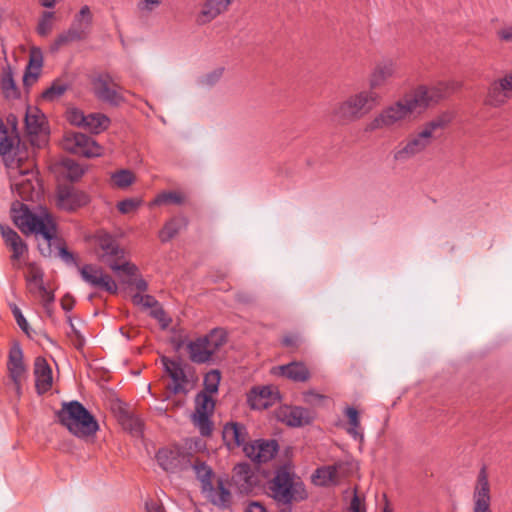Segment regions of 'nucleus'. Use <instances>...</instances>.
<instances>
[{"instance_id":"nucleus-48","label":"nucleus","mask_w":512,"mask_h":512,"mask_svg":"<svg viewBox=\"0 0 512 512\" xmlns=\"http://www.w3.org/2000/svg\"><path fill=\"white\" fill-rule=\"evenodd\" d=\"M149 315L159 322L162 329H166L172 321L171 318L166 315L160 303L151 309Z\"/></svg>"},{"instance_id":"nucleus-38","label":"nucleus","mask_w":512,"mask_h":512,"mask_svg":"<svg viewBox=\"0 0 512 512\" xmlns=\"http://www.w3.org/2000/svg\"><path fill=\"white\" fill-rule=\"evenodd\" d=\"M69 88V84L61 79H56L52 82L51 86L45 89L41 97L45 101L52 102L60 98Z\"/></svg>"},{"instance_id":"nucleus-26","label":"nucleus","mask_w":512,"mask_h":512,"mask_svg":"<svg viewBox=\"0 0 512 512\" xmlns=\"http://www.w3.org/2000/svg\"><path fill=\"white\" fill-rule=\"evenodd\" d=\"M397 70L396 62L392 59H384L378 62L369 77V89L375 91V89L382 87L386 82L394 76Z\"/></svg>"},{"instance_id":"nucleus-51","label":"nucleus","mask_w":512,"mask_h":512,"mask_svg":"<svg viewBox=\"0 0 512 512\" xmlns=\"http://www.w3.org/2000/svg\"><path fill=\"white\" fill-rule=\"evenodd\" d=\"M6 246H8L12 250V260L20 259V257H22L24 253L27 252V245L21 239V237H19V239H16L15 241L9 242L8 244H6Z\"/></svg>"},{"instance_id":"nucleus-63","label":"nucleus","mask_w":512,"mask_h":512,"mask_svg":"<svg viewBox=\"0 0 512 512\" xmlns=\"http://www.w3.org/2000/svg\"><path fill=\"white\" fill-rule=\"evenodd\" d=\"M74 304H75V300L74 298L70 295V294H66L62 299H61V307L63 310L65 311H70L73 309L74 307Z\"/></svg>"},{"instance_id":"nucleus-59","label":"nucleus","mask_w":512,"mask_h":512,"mask_svg":"<svg viewBox=\"0 0 512 512\" xmlns=\"http://www.w3.org/2000/svg\"><path fill=\"white\" fill-rule=\"evenodd\" d=\"M40 291L42 293L41 297H42L43 307L48 308V306H51V304L54 301V294L52 292L48 291L44 287L43 284H41V286H40Z\"/></svg>"},{"instance_id":"nucleus-21","label":"nucleus","mask_w":512,"mask_h":512,"mask_svg":"<svg viewBox=\"0 0 512 512\" xmlns=\"http://www.w3.org/2000/svg\"><path fill=\"white\" fill-rule=\"evenodd\" d=\"M89 202L86 193L73 187H60L57 192V206L65 211H74Z\"/></svg>"},{"instance_id":"nucleus-17","label":"nucleus","mask_w":512,"mask_h":512,"mask_svg":"<svg viewBox=\"0 0 512 512\" xmlns=\"http://www.w3.org/2000/svg\"><path fill=\"white\" fill-rule=\"evenodd\" d=\"M279 449L276 440H254L244 445L243 452L251 461L261 464L270 461Z\"/></svg>"},{"instance_id":"nucleus-33","label":"nucleus","mask_w":512,"mask_h":512,"mask_svg":"<svg viewBox=\"0 0 512 512\" xmlns=\"http://www.w3.org/2000/svg\"><path fill=\"white\" fill-rule=\"evenodd\" d=\"M16 133V126H13L11 132L8 131L7 126L0 117V155L5 156L11 153L16 142H18V136Z\"/></svg>"},{"instance_id":"nucleus-7","label":"nucleus","mask_w":512,"mask_h":512,"mask_svg":"<svg viewBox=\"0 0 512 512\" xmlns=\"http://www.w3.org/2000/svg\"><path fill=\"white\" fill-rule=\"evenodd\" d=\"M95 241L98 250L99 259L116 272H123L128 276H133L137 272V267L127 261L120 263L124 258V249H122L114 236L100 231L95 235Z\"/></svg>"},{"instance_id":"nucleus-24","label":"nucleus","mask_w":512,"mask_h":512,"mask_svg":"<svg viewBox=\"0 0 512 512\" xmlns=\"http://www.w3.org/2000/svg\"><path fill=\"white\" fill-rule=\"evenodd\" d=\"M272 374L298 383L307 382L311 378V372L308 367L299 361H292L285 365L273 367Z\"/></svg>"},{"instance_id":"nucleus-42","label":"nucleus","mask_w":512,"mask_h":512,"mask_svg":"<svg viewBox=\"0 0 512 512\" xmlns=\"http://www.w3.org/2000/svg\"><path fill=\"white\" fill-rule=\"evenodd\" d=\"M111 181L117 188H127L135 181L134 174L128 169H121L111 175Z\"/></svg>"},{"instance_id":"nucleus-34","label":"nucleus","mask_w":512,"mask_h":512,"mask_svg":"<svg viewBox=\"0 0 512 512\" xmlns=\"http://www.w3.org/2000/svg\"><path fill=\"white\" fill-rule=\"evenodd\" d=\"M348 418L349 426L346 428L347 433L355 440H363V432L360 424L359 412L356 408L348 406L344 411Z\"/></svg>"},{"instance_id":"nucleus-41","label":"nucleus","mask_w":512,"mask_h":512,"mask_svg":"<svg viewBox=\"0 0 512 512\" xmlns=\"http://www.w3.org/2000/svg\"><path fill=\"white\" fill-rule=\"evenodd\" d=\"M344 501L347 503V512H365L364 499L356 489H348L344 492Z\"/></svg>"},{"instance_id":"nucleus-54","label":"nucleus","mask_w":512,"mask_h":512,"mask_svg":"<svg viewBox=\"0 0 512 512\" xmlns=\"http://www.w3.org/2000/svg\"><path fill=\"white\" fill-rule=\"evenodd\" d=\"M223 68H217L214 71L206 74L202 79L201 83L207 86H212L217 83L223 75Z\"/></svg>"},{"instance_id":"nucleus-39","label":"nucleus","mask_w":512,"mask_h":512,"mask_svg":"<svg viewBox=\"0 0 512 512\" xmlns=\"http://www.w3.org/2000/svg\"><path fill=\"white\" fill-rule=\"evenodd\" d=\"M25 124L29 134L37 135L42 130V126L44 124V117L43 115L39 114V111L37 109H29L25 116Z\"/></svg>"},{"instance_id":"nucleus-5","label":"nucleus","mask_w":512,"mask_h":512,"mask_svg":"<svg viewBox=\"0 0 512 512\" xmlns=\"http://www.w3.org/2000/svg\"><path fill=\"white\" fill-rule=\"evenodd\" d=\"M380 100L381 97L376 91H359L337 103L332 109L331 119L341 125L356 122L369 114Z\"/></svg>"},{"instance_id":"nucleus-22","label":"nucleus","mask_w":512,"mask_h":512,"mask_svg":"<svg viewBox=\"0 0 512 512\" xmlns=\"http://www.w3.org/2000/svg\"><path fill=\"white\" fill-rule=\"evenodd\" d=\"M233 482L241 494H250L259 485L257 474L247 463H240L235 466Z\"/></svg>"},{"instance_id":"nucleus-47","label":"nucleus","mask_w":512,"mask_h":512,"mask_svg":"<svg viewBox=\"0 0 512 512\" xmlns=\"http://www.w3.org/2000/svg\"><path fill=\"white\" fill-rule=\"evenodd\" d=\"M141 203L142 201L140 199L126 198L118 202L117 209L121 214H128L136 211L140 207Z\"/></svg>"},{"instance_id":"nucleus-55","label":"nucleus","mask_w":512,"mask_h":512,"mask_svg":"<svg viewBox=\"0 0 512 512\" xmlns=\"http://www.w3.org/2000/svg\"><path fill=\"white\" fill-rule=\"evenodd\" d=\"M68 120L71 124L84 126L86 115H84L83 112L78 109H72L68 113Z\"/></svg>"},{"instance_id":"nucleus-35","label":"nucleus","mask_w":512,"mask_h":512,"mask_svg":"<svg viewBox=\"0 0 512 512\" xmlns=\"http://www.w3.org/2000/svg\"><path fill=\"white\" fill-rule=\"evenodd\" d=\"M110 119L102 113H91L86 115L84 127L91 133L99 134L109 127Z\"/></svg>"},{"instance_id":"nucleus-36","label":"nucleus","mask_w":512,"mask_h":512,"mask_svg":"<svg viewBox=\"0 0 512 512\" xmlns=\"http://www.w3.org/2000/svg\"><path fill=\"white\" fill-rule=\"evenodd\" d=\"M185 218H172L167 221L159 232V238L162 242H168L174 238L183 226H186Z\"/></svg>"},{"instance_id":"nucleus-29","label":"nucleus","mask_w":512,"mask_h":512,"mask_svg":"<svg viewBox=\"0 0 512 512\" xmlns=\"http://www.w3.org/2000/svg\"><path fill=\"white\" fill-rule=\"evenodd\" d=\"M231 0H206L196 18L199 25H204L214 20L221 13L225 12Z\"/></svg>"},{"instance_id":"nucleus-57","label":"nucleus","mask_w":512,"mask_h":512,"mask_svg":"<svg viewBox=\"0 0 512 512\" xmlns=\"http://www.w3.org/2000/svg\"><path fill=\"white\" fill-rule=\"evenodd\" d=\"M40 71L41 70H37L36 72L35 69H32L30 65H28L23 78L24 85L28 86L34 83L38 79Z\"/></svg>"},{"instance_id":"nucleus-25","label":"nucleus","mask_w":512,"mask_h":512,"mask_svg":"<svg viewBox=\"0 0 512 512\" xmlns=\"http://www.w3.org/2000/svg\"><path fill=\"white\" fill-rule=\"evenodd\" d=\"M278 399V392L270 386L254 387L247 396L251 409L263 410L271 407Z\"/></svg>"},{"instance_id":"nucleus-58","label":"nucleus","mask_w":512,"mask_h":512,"mask_svg":"<svg viewBox=\"0 0 512 512\" xmlns=\"http://www.w3.org/2000/svg\"><path fill=\"white\" fill-rule=\"evenodd\" d=\"M161 3H162V0H142L138 3V8L141 11L151 12L155 8L160 6Z\"/></svg>"},{"instance_id":"nucleus-64","label":"nucleus","mask_w":512,"mask_h":512,"mask_svg":"<svg viewBox=\"0 0 512 512\" xmlns=\"http://www.w3.org/2000/svg\"><path fill=\"white\" fill-rule=\"evenodd\" d=\"M42 277V272L40 270L35 269L31 272L30 276L28 277V281L34 282L38 284V286L40 287L41 284H43Z\"/></svg>"},{"instance_id":"nucleus-49","label":"nucleus","mask_w":512,"mask_h":512,"mask_svg":"<svg viewBox=\"0 0 512 512\" xmlns=\"http://www.w3.org/2000/svg\"><path fill=\"white\" fill-rule=\"evenodd\" d=\"M149 315L159 322L162 329H166L172 321L171 318L166 315L160 303L151 309Z\"/></svg>"},{"instance_id":"nucleus-60","label":"nucleus","mask_w":512,"mask_h":512,"mask_svg":"<svg viewBox=\"0 0 512 512\" xmlns=\"http://www.w3.org/2000/svg\"><path fill=\"white\" fill-rule=\"evenodd\" d=\"M281 343L287 348H297L299 346V337L293 334L286 335Z\"/></svg>"},{"instance_id":"nucleus-14","label":"nucleus","mask_w":512,"mask_h":512,"mask_svg":"<svg viewBox=\"0 0 512 512\" xmlns=\"http://www.w3.org/2000/svg\"><path fill=\"white\" fill-rule=\"evenodd\" d=\"M156 460L160 467L169 473H178L191 466V454L180 447L162 448L156 453Z\"/></svg>"},{"instance_id":"nucleus-1","label":"nucleus","mask_w":512,"mask_h":512,"mask_svg":"<svg viewBox=\"0 0 512 512\" xmlns=\"http://www.w3.org/2000/svg\"><path fill=\"white\" fill-rule=\"evenodd\" d=\"M459 87L460 83L456 81L439 82L431 87L419 86L394 104L384 108L366 124L364 130L372 133L391 128L407 119L412 113L437 104Z\"/></svg>"},{"instance_id":"nucleus-16","label":"nucleus","mask_w":512,"mask_h":512,"mask_svg":"<svg viewBox=\"0 0 512 512\" xmlns=\"http://www.w3.org/2000/svg\"><path fill=\"white\" fill-rule=\"evenodd\" d=\"M79 273L84 282L90 286L106 291L110 294L118 292V286L113 278L103 272L100 267L92 264H85L79 268Z\"/></svg>"},{"instance_id":"nucleus-2","label":"nucleus","mask_w":512,"mask_h":512,"mask_svg":"<svg viewBox=\"0 0 512 512\" xmlns=\"http://www.w3.org/2000/svg\"><path fill=\"white\" fill-rule=\"evenodd\" d=\"M13 221L22 233L41 235L44 242L39 243L40 253L45 257L60 258L67 265H77L74 253L69 251L62 239L56 237V226L48 214L44 216L32 213L29 208L21 204L19 210L13 209Z\"/></svg>"},{"instance_id":"nucleus-12","label":"nucleus","mask_w":512,"mask_h":512,"mask_svg":"<svg viewBox=\"0 0 512 512\" xmlns=\"http://www.w3.org/2000/svg\"><path fill=\"white\" fill-rule=\"evenodd\" d=\"M92 89L95 97L110 106L118 107L125 102L120 93V87L113 81L109 74H100L93 78Z\"/></svg>"},{"instance_id":"nucleus-27","label":"nucleus","mask_w":512,"mask_h":512,"mask_svg":"<svg viewBox=\"0 0 512 512\" xmlns=\"http://www.w3.org/2000/svg\"><path fill=\"white\" fill-rule=\"evenodd\" d=\"M342 470V463H336L334 465L319 467L312 474V482L316 486H334L340 482V479L342 477Z\"/></svg>"},{"instance_id":"nucleus-62","label":"nucleus","mask_w":512,"mask_h":512,"mask_svg":"<svg viewBox=\"0 0 512 512\" xmlns=\"http://www.w3.org/2000/svg\"><path fill=\"white\" fill-rule=\"evenodd\" d=\"M129 285H134L135 288L140 292H145L148 289V283L145 279L142 277L134 279L133 281H127L126 282Z\"/></svg>"},{"instance_id":"nucleus-20","label":"nucleus","mask_w":512,"mask_h":512,"mask_svg":"<svg viewBox=\"0 0 512 512\" xmlns=\"http://www.w3.org/2000/svg\"><path fill=\"white\" fill-rule=\"evenodd\" d=\"M280 421L290 427H302L310 424L313 419V413L299 406H283L277 412Z\"/></svg>"},{"instance_id":"nucleus-4","label":"nucleus","mask_w":512,"mask_h":512,"mask_svg":"<svg viewBox=\"0 0 512 512\" xmlns=\"http://www.w3.org/2000/svg\"><path fill=\"white\" fill-rule=\"evenodd\" d=\"M56 417L62 426L79 439L94 438L99 430L95 416L77 400L63 402Z\"/></svg>"},{"instance_id":"nucleus-15","label":"nucleus","mask_w":512,"mask_h":512,"mask_svg":"<svg viewBox=\"0 0 512 512\" xmlns=\"http://www.w3.org/2000/svg\"><path fill=\"white\" fill-rule=\"evenodd\" d=\"M161 363L165 373L172 380V385L169 386L171 393L174 395L180 393L187 394L189 392V389L186 388L189 383L186 371L188 365L184 364L180 358L172 359L167 356L161 357Z\"/></svg>"},{"instance_id":"nucleus-61","label":"nucleus","mask_w":512,"mask_h":512,"mask_svg":"<svg viewBox=\"0 0 512 512\" xmlns=\"http://www.w3.org/2000/svg\"><path fill=\"white\" fill-rule=\"evenodd\" d=\"M304 401L310 404H314L317 401L324 399L325 397L313 390L307 391L303 394Z\"/></svg>"},{"instance_id":"nucleus-18","label":"nucleus","mask_w":512,"mask_h":512,"mask_svg":"<svg viewBox=\"0 0 512 512\" xmlns=\"http://www.w3.org/2000/svg\"><path fill=\"white\" fill-rule=\"evenodd\" d=\"M7 369L17 393H20L21 381L26 374V366L24 364L22 348L17 342L14 343L9 350Z\"/></svg>"},{"instance_id":"nucleus-37","label":"nucleus","mask_w":512,"mask_h":512,"mask_svg":"<svg viewBox=\"0 0 512 512\" xmlns=\"http://www.w3.org/2000/svg\"><path fill=\"white\" fill-rule=\"evenodd\" d=\"M59 165L62 168V173L71 181H77L84 174L83 167L74 159L63 158Z\"/></svg>"},{"instance_id":"nucleus-45","label":"nucleus","mask_w":512,"mask_h":512,"mask_svg":"<svg viewBox=\"0 0 512 512\" xmlns=\"http://www.w3.org/2000/svg\"><path fill=\"white\" fill-rule=\"evenodd\" d=\"M132 302L143 309H153L159 303L154 296L149 294L142 295L141 293L132 295Z\"/></svg>"},{"instance_id":"nucleus-8","label":"nucleus","mask_w":512,"mask_h":512,"mask_svg":"<svg viewBox=\"0 0 512 512\" xmlns=\"http://www.w3.org/2000/svg\"><path fill=\"white\" fill-rule=\"evenodd\" d=\"M195 471L197 478L200 480L202 490L207 494V498L217 507L226 509L231 503L232 495L230 491L225 487V483L222 479L217 481V486L214 487L212 484V469L201 461H196L191 466Z\"/></svg>"},{"instance_id":"nucleus-53","label":"nucleus","mask_w":512,"mask_h":512,"mask_svg":"<svg viewBox=\"0 0 512 512\" xmlns=\"http://www.w3.org/2000/svg\"><path fill=\"white\" fill-rule=\"evenodd\" d=\"M32 69L41 70L43 65V54L40 48L32 47L30 50L29 64Z\"/></svg>"},{"instance_id":"nucleus-40","label":"nucleus","mask_w":512,"mask_h":512,"mask_svg":"<svg viewBox=\"0 0 512 512\" xmlns=\"http://www.w3.org/2000/svg\"><path fill=\"white\" fill-rule=\"evenodd\" d=\"M185 195L179 191H165L158 194L155 199L151 202V206L162 205V204H176L181 205L185 202Z\"/></svg>"},{"instance_id":"nucleus-11","label":"nucleus","mask_w":512,"mask_h":512,"mask_svg":"<svg viewBox=\"0 0 512 512\" xmlns=\"http://www.w3.org/2000/svg\"><path fill=\"white\" fill-rule=\"evenodd\" d=\"M215 402L210 394L199 392L195 396V412L193 414V422L199 429L202 436L208 437L212 434L213 423L210 416L213 414Z\"/></svg>"},{"instance_id":"nucleus-44","label":"nucleus","mask_w":512,"mask_h":512,"mask_svg":"<svg viewBox=\"0 0 512 512\" xmlns=\"http://www.w3.org/2000/svg\"><path fill=\"white\" fill-rule=\"evenodd\" d=\"M73 24H76L78 27H83L89 32L90 26L92 24V13L90 11L89 6L84 5L79 13L75 16Z\"/></svg>"},{"instance_id":"nucleus-10","label":"nucleus","mask_w":512,"mask_h":512,"mask_svg":"<svg viewBox=\"0 0 512 512\" xmlns=\"http://www.w3.org/2000/svg\"><path fill=\"white\" fill-rule=\"evenodd\" d=\"M10 179L12 192L23 201H33L34 196L38 195L36 190L38 183L33 170L22 169L20 166L14 167L10 171Z\"/></svg>"},{"instance_id":"nucleus-19","label":"nucleus","mask_w":512,"mask_h":512,"mask_svg":"<svg viewBox=\"0 0 512 512\" xmlns=\"http://www.w3.org/2000/svg\"><path fill=\"white\" fill-rule=\"evenodd\" d=\"M512 96V70L507 73L503 78L491 83L486 103L493 107H499L506 103Z\"/></svg>"},{"instance_id":"nucleus-3","label":"nucleus","mask_w":512,"mask_h":512,"mask_svg":"<svg viewBox=\"0 0 512 512\" xmlns=\"http://www.w3.org/2000/svg\"><path fill=\"white\" fill-rule=\"evenodd\" d=\"M453 118V113L446 111L426 122L418 133L410 136L405 142L397 146L393 153L394 160L406 162L423 152L436 138V133L444 130Z\"/></svg>"},{"instance_id":"nucleus-52","label":"nucleus","mask_w":512,"mask_h":512,"mask_svg":"<svg viewBox=\"0 0 512 512\" xmlns=\"http://www.w3.org/2000/svg\"><path fill=\"white\" fill-rule=\"evenodd\" d=\"M1 88L6 97H11L16 94L17 89L11 72L6 73L2 77Z\"/></svg>"},{"instance_id":"nucleus-30","label":"nucleus","mask_w":512,"mask_h":512,"mask_svg":"<svg viewBox=\"0 0 512 512\" xmlns=\"http://www.w3.org/2000/svg\"><path fill=\"white\" fill-rule=\"evenodd\" d=\"M248 431L243 424L237 422L227 423L223 429V438L230 444L233 442L236 446H243L248 444Z\"/></svg>"},{"instance_id":"nucleus-9","label":"nucleus","mask_w":512,"mask_h":512,"mask_svg":"<svg viewBox=\"0 0 512 512\" xmlns=\"http://www.w3.org/2000/svg\"><path fill=\"white\" fill-rule=\"evenodd\" d=\"M225 342L224 332L220 329H213L208 335L199 337L187 344L189 358L196 364L208 363Z\"/></svg>"},{"instance_id":"nucleus-32","label":"nucleus","mask_w":512,"mask_h":512,"mask_svg":"<svg viewBox=\"0 0 512 512\" xmlns=\"http://www.w3.org/2000/svg\"><path fill=\"white\" fill-rule=\"evenodd\" d=\"M88 32L83 27H78L76 24L71 25V27L59 34L55 39L54 43L51 46L53 51L59 50L60 47L67 45L74 41H81L86 38Z\"/></svg>"},{"instance_id":"nucleus-50","label":"nucleus","mask_w":512,"mask_h":512,"mask_svg":"<svg viewBox=\"0 0 512 512\" xmlns=\"http://www.w3.org/2000/svg\"><path fill=\"white\" fill-rule=\"evenodd\" d=\"M53 12H44L37 26V32L40 36H47L52 29Z\"/></svg>"},{"instance_id":"nucleus-13","label":"nucleus","mask_w":512,"mask_h":512,"mask_svg":"<svg viewBox=\"0 0 512 512\" xmlns=\"http://www.w3.org/2000/svg\"><path fill=\"white\" fill-rule=\"evenodd\" d=\"M61 145L67 152L88 158L99 156L101 150L91 137L79 132L65 133Z\"/></svg>"},{"instance_id":"nucleus-46","label":"nucleus","mask_w":512,"mask_h":512,"mask_svg":"<svg viewBox=\"0 0 512 512\" xmlns=\"http://www.w3.org/2000/svg\"><path fill=\"white\" fill-rule=\"evenodd\" d=\"M9 307H10V310L18 324V326L20 327V329L28 336V337H32L31 333H30V327H29V324L26 320V318L24 317V315L22 314V311L21 309L14 303H11L9 304Z\"/></svg>"},{"instance_id":"nucleus-43","label":"nucleus","mask_w":512,"mask_h":512,"mask_svg":"<svg viewBox=\"0 0 512 512\" xmlns=\"http://www.w3.org/2000/svg\"><path fill=\"white\" fill-rule=\"evenodd\" d=\"M221 380V374L219 370H211L204 376V390L202 392H206L207 394H213L218 391L219 383Z\"/></svg>"},{"instance_id":"nucleus-31","label":"nucleus","mask_w":512,"mask_h":512,"mask_svg":"<svg viewBox=\"0 0 512 512\" xmlns=\"http://www.w3.org/2000/svg\"><path fill=\"white\" fill-rule=\"evenodd\" d=\"M118 419L123 429L129 431L134 436H141L143 433V422L133 412L126 408H120Z\"/></svg>"},{"instance_id":"nucleus-23","label":"nucleus","mask_w":512,"mask_h":512,"mask_svg":"<svg viewBox=\"0 0 512 512\" xmlns=\"http://www.w3.org/2000/svg\"><path fill=\"white\" fill-rule=\"evenodd\" d=\"M474 512H489L490 486L486 466H482L477 477L474 491Z\"/></svg>"},{"instance_id":"nucleus-6","label":"nucleus","mask_w":512,"mask_h":512,"mask_svg":"<svg viewBox=\"0 0 512 512\" xmlns=\"http://www.w3.org/2000/svg\"><path fill=\"white\" fill-rule=\"evenodd\" d=\"M268 489L269 495L279 505H290L307 497L304 484L294 481L292 474L284 466L276 470L275 476L268 484Z\"/></svg>"},{"instance_id":"nucleus-28","label":"nucleus","mask_w":512,"mask_h":512,"mask_svg":"<svg viewBox=\"0 0 512 512\" xmlns=\"http://www.w3.org/2000/svg\"><path fill=\"white\" fill-rule=\"evenodd\" d=\"M35 386L39 394H44L52 387V370L47 360L36 357L34 361Z\"/></svg>"},{"instance_id":"nucleus-56","label":"nucleus","mask_w":512,"mask_h":512,"mask_svg":"<svg viewBox=\"0 0 512 512\" xmlns=\"http://www.w3.org/2000/svg\"><path fill=\"white\" fill-rule=\"evenodd\" d=\"M0 231L5 244H8L11 241H15L20 237L15 230L3 224H0Z\"/></svg>"}]
</instances>
